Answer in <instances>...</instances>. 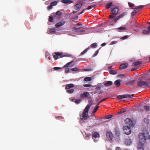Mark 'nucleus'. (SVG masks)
<instances>
[{
	"label": "nucleus",
	"mask_w": 150,
	"mask_h": 150,
	"mask_svg": "<svg viewBox=\"0 0 150 150\" xmlns=\"http://www.w3.org/2000/svg\"><path fill=\"white\" fill-rule=\"evenodd\" d=\"M90 106L88 105L83 110L82 114L80 115V119L81 120H86L87 119L88 110L90 108Z\"/></svg>",
	"instance_id": "f257e3e1"
},
{
	"label": "nucleus",
	"mask_w": 150,
	"mask_h": 150,
	"mask_svg": "<svg viewBox=\"0 0 150 150\" xmlns=\"http://www.w3.org/2000/svg\"><path fill=\"white\" fill-rule=\"evenodd\" d=\"M139 144H145L146 140L147 138L146 137L144 134L142 133H140L139 134Z\"/></svg>",
	"instance_id": "f03ea898"
},
{
	"label": "nucleus",
	"mask_w": 150,
	"mask_h": 150,
	"mask_svg": "<svg viewBox=\"0 0 150 150\" xmlns=\"http://www.w3.org/2000/svg\"><path fill=\"white\" fill-rule=\"evenodd\" d=\"M112 9V14L109 16V18L110 19L114 18L115 16L116 15L118 14L119 9L115 7Z\"/></svg>",
	"instance_id": "7ed1b4c3"
},
{
	"label": "nucleus",
	"mask_w": 150,
	"mask_h": 150,
	"mask_svg": "<svg viewBox=\"0 0 150 150\" xmlns=\"http://www.w3.org/2000/svg\"><path fill=\"white\" fill-rule=\"evenodd\" d=\"M137 83L138 86L141 87H145L149 86V85L146 82L142 81L140 79L138 80Z\"/></svg>",
	"instance_id": "20e7f679"
},
{
	"label": "nucleus",
	"mask_w": 150,
	"mask_h": 150,
	"mask_svg": "<svg viewBox=\"0 0 150 150\" xmlns=\"http://www.w3.org/2000/svg\"><path fill=\"white\" fill-rule=\"evenodd\" d=\"M133 94L129 95L128 94L119 95L117 96V98L119 100L126 98H132L133 96Z\"/></svg>",
	"instance_id": "39448f33"
},
{
	"label": "nucleus",
	"mask_w": 150,
	"mask_h": 150,
	"mask_svg": "<svg viewBox=\"0 0 150 150\" xmlns=\"http://www.w3.org/2000/svg\"><path fill=\"white\" fill-rule=\"evenodd\" d=\"M55 55L53 56V57L55 59H57L58 58H62L64 57V55H62L63 53L62 52H55Z\"/></svg>",
	"instance_id": "423d86ee"
},
{
	"label": "nucleus",
	"mask_w": 150,
	"mask_h": 150,
	"mask_svg": "<svg viewBox=\"0 0 150 150\" xmlns=\"http://www.w3.org/2000/svg\"><path fill=\"white\" fill-rule=\"evenodd\" d=\"M123 130L125 133L127 135L130 134L131 133V130L130 127L128 126H125L123 127Z\"/></svg>",
	"instance_id": "0eeeda50"
},
{
	"label": "nucleus",
	"mask_w": 150,
	"mask_h": 150,
	"mask_svg": "<svg viewBox=\"0 0 150 150\" xmlns=\"http://www.w3.org/2000/svg\"><path fill=\"white\" fill-rule=\"evenodd\" d=\"M126 126L130 127L133 125V123L132 121L129 118H127L125 120Z\"/></svg>",
	"instance_id": "6e6552de"
},
{
	"label": "nucleus",
	"mask_w": 150,
	"mask_h": 150,
	"mask_svg": "<svg viewBox=\"0 0 150 150\" xmlns=\"http://www.w3.org/2000/svg\"><path fill=\"white\" fill-rule=\"evenodd\" d=\"M107 138L110 141H112L113 138V135L112 133L110 132H107L106 134Z\"/></svg>",
	"instance_id": "1a4fd4ad"
},
{
	"label": "nucleus",
	"mask_w": 150,
	"mask_h": 150,
	"mask_svg": "<svg viewBox=\"0 0 150 150\" xmlns=\"http://www.w3.org/2000/svg\"><path fill=\"white\" fill-rule=\"evenodd\" d=\"M100 137L99 134L97 132H94L92 135V139L94 140L95 142H97V140L96 139L97 138H99Z\"/></svg>",
	"instance_id": "9d476101"
},
{
	"label": "nucleus",
	"mask_w": 150,
	"mask_h": 150,
	"mask_svg": "<svg viewBox=\"0 0 150 150\" xmlns=\"http://www.w3.org/2000/svg\"><path fill=\"white\" fill-rule=\"evenodd\" d=\"M82 6V4L81 3H77L74 6V9L79 11L80 10Z\"/></svg>",
	"instance_id": "9b49d317"
},
{
	"label": "nucleus",
	"mask_w": 150,
	"mask_h": 150,
	"mask_svg": "<svg viewBox=\"0 0 150 150\" xmlns=\"http://www.w3.org/2000/svg\"><path fill=\"white\" fill-rule=\"evenodd\" d=\"M128 66V64L127 63H125L121 64L119 68L120 70L126 68Z\"/></svg>",
	"instance_id": "f8f14e48"
},
{
	"label": "nucleus",
	"mask_w": 150,
	"mask_h": 150,
	"mask_svg": "<svg viewBox=\"0 0 150 150\" xmlns=\"http://www.w3.org/2000/svg\"><path fill=\"white\" fill-rule=\"evenodd\" d=\"M89 95V93L88 92H84L83 93L81 94L80 96L81 98H87Z\"/></svg>",
	"instance_id": "ddd939ff"
},
{
	"label": "nucleus",
	"mask_w": 150,
	"mask_h": 150,
	"mask_svg": "<svg viewBox=\"0 0 150 150\" xmlns=\"http://www.w3.org/2000/svg\"><path fill=\"white\" fill-rule=\"evenodd\" d=\"M65 23V22L64 21H62L60 22L57 23L55 26L56 28H59L62 25H63Z\"/></svg>",
	"instance_id": "4468645a"
},
{
	"label": "nucleus",
	"mask_w": 150,
	"mask_h": 150,
	"mask_svg": "<svg viewBox=\"0 0 150 150\" xmlns=\"http://www.w3.org/2000/svg\"><path fill=\"white\" fill-rule=\"evenodd\" d=\"M150 27V25L147 28V30H143L142 32V34L144 35H148L150 33V29L149 28Z\"/></svg>",
	"instance_id": "2eb2a0df"
},
{
	"label": "nucleus",
	"mask_w": 150,
	"mask_h": 150,
	"mask_svg": "<svg viewBox=\"0 0 150 150\" xmlns=\"http://www.w3.org/2000/svg\"><path fill=\"white\" fill-rule=\"evenodd\" d=\"M61 2L64 4H70L72 3L73 1L71 0H62Z\"/></svg>",
	"instance_id": "dca6fc26"
},
{
	"label": "nucleus",
	"mask_w": 150,
	"mask_h": 150,
	"mask_svg": "<svg viewBox=\"0 0 150 150\" xmlns=\"http://www.w3.org/2000/svg\"><path fill=\"white\" fill-rule=\"evenodd\" d=\"M74 84L72 83L69 84H67L66 85L65 87V89H69L70 88L74 87Z\"/></svg>",
	"instance_id": "f3484780"
},
{
	"label": "nucleus",
	"mask_w": 150,
	"mask_h": 150,
	"mask_svg": "<svg viewBox=\"0 0 150 150\" xmlns=\"http://www.w3.org/2000/svg\"><path fill=\"white\" fill-rule=\"evenodd\" d=\"M145 144H139L138 150H144V146Z\"/></svg>",
	"instance_id": "a211bd4d"
},
{
	"label": "nucleus",
	"mask_w": 150,
	"mask_h": 150,
	"mask_svg": "<svg viewBox=\"0 0 150 150\" xmlns=\"http://www.w3.org/2000/svg\"><path fill=\"white\" fill-rule=\"evenodd\" d=\"M121 81L120 80H117L115 82L114 84L117 87H118L120 85Z\"/></svg>",
	"instance_id": "6ab92c4d"
},
{
	"label": "nucleus",
	"mask_w": 150,
	"mask_h": 150,
	"mask_svg": "<svg viewBox=\"0 0 150 150\" xmlns=\"http://www.w3.org/2000/svg\"><path fill=\"white\" fill-rule=\"evenodd\" d=\"M141 64V62L140 61H137L134 62L132 64V66L133 67H135Z\"/></svg>",
	"instance_id": "aec40b11"
},
{
	"label": "nucleus",
	"mask_w": 150,
	"mask_h": 150,
	"mask_svg": "<svg viewBox=\"0 0 150 150\" xmlns=\"http://www.w3.org/2000/svg\"><path fill=\"white\" fill-rule=\"evenodd\" d=\"M132 25L135 27L137 28L139 26V25L136 23V22L135 21H133L132 22Z\"/></svg>",
	"instance_id": "412c9836"
},
{
	"label": "nucleus",
	"mask_w": 150,
	"mask_h": 150,
	"mask_svg": "<svg viewBox=\"0 0 150 150\" xmlns=\"http://www.w3.org/2000/svg\"><path fill=\"white\" fill-rule=\"evenodd\" d=\"M112 84V82L110 81H108L107 82L104 84V85L105 86H111Z\"/></svg>",
	"instance_id": "4be33fe9"
},
{
	"label": "nucleus",
	"mask_w": 150,
	"mask_h": 150,
	"mask_svg": "<svg viewBox=\"0 0 150 150\" xmlns=\"http://www.w3.org/2000/svg\"><path fill=\"white\" fill-rule=\"evenodd\" d=\"M117 29L120 30H127V28L125 26L120 27L117 28Z\"/></svg>",
	"instance_id": "5701e85b"
},
{
	"label": "nucleus",
	"mask_w": 150,
	"mask_h": 150,
	"mask_svg": "<svg viewBox=\"0 0 150 150\" xmlns=\"http://www.w3.org/2000/svg\"><path fill=\"white\" fill-rule=\"evenodd\" d=\"M95 6V5H92V6H89L88 7L85 9L90 10L92 8H94Z\"/></svg>",
	"instance_id": "b1692460"
},
{
	"label": "nucleus",
	"mask_w": 150,
	"mask_h": 150,
	"mask_svg": "<svg viewBox=\"0 0 150 150\" xmlns=\"http://www.w3.org/2000/svg\"><path fill=\"white\" fill-rule=\"evenodd\" d=\"M112 4V2H110L109 4H107L106 6V8L107 9L109 8L111 6Z\"/></svg>",
	"instance_id": "393cba45"
},
{
	"label": "nucleus",
	"mask_w": 150,
	"mask_h": 150,
	"mask_svg": "<svg viewBox=\"0 0 150 150\" xmlns=\"http://www.w3.org/2000/svg\"><path fill=\"white\" fill-rule=\"evenodd\" d=\"M143 7V6L142 5L139 6H137L136 8H134L135 10H140L142 9Z\"/></svg>",
	"instance_id": "a878e982"
},
{
	"label": "nucleus",
	"mask_w": 150,
	"mask_h": 150,
	"mask_svg": "<svg viewBox=\"0 0 150 150\" xmlns=\"http://www.w3.org/2000/svg\"><path fill=\"white\" fill-rule=\"evenodd\" d=\"M109 73L110 74L114 75L117 74V71L115 70H111L110 71Z\"/></svg>",
	"instance_id": "bb28decb"
},
{
	"label": "nucleus",
	"mask_w": 150,
	"mask_h": 150,
	"mask_svg": "<svg viewBox=\"0 0 150 150\" xmlns=\"http://www.w3.org/2000/svg\"><path fill=\"white\" fill-rule=\"evenodd\" d=\"M91 80V77H86L84 79V80L86 81H90Z\"/></svg>",
	"instance_id": "cd10ccee"
},
{
	"label": "nucleus",
	"mask_w": 150,
	"mask_h": 150,
	"mask_svg": "<svg viewBox=\"0 0 150 150\" xmlns=\"http://www.w3.org/2000/svg\"><path fill=\"white\" fill-rule=\"evenodd\" d=\"M144 121L145 123L147 124L149 122V120L147 117H146L144 118Z\"/></svg>",
	"instance_id": "c85d7f7f"
},
{
	"label": "nucleus",
	"mask_w": 150,
	"mask_h": 150,
	"mask_svg": "<svg viewBox=\"0 0 150 150\" xmlns=\"http://www.w3.org/2000/svg\"><path fill=\"white\" fill-rule=\"evenodd\" d=\"M89 49V47H88V48H86V50H84L83 51L81 52V55H83V54L86 53Z\"/></svg>",
	"instance_id": "c756f323"
},
{
	"label": "nucleus",
	"mask_w": 150,
	"mask_h": 150,
	"mask_svg": "<svg viewBox=\"0 0 150 150\" xmlns=\"http://www.w3.org/2000/svg\"><path fill=\"white\" fill-rule=\"evenodd\" d=\"M144 108L145 110L148 111L149 110L150 107L149 106L145 105L144 106Z\"/></svg>",
	"instance_id": "7c9ffc66"
},
{
	"label": "nucleus",
	"mask_w": 150,
	"mask_h": 150,
	"mask_svg": "<svg viewBox=\"0 0 150 150\" xmlns=\"http://www.w3.org/2000/svg\"><path fill=\"white\" fill-rule=\"evenodd\" d=\"M97 43H94L92 44L91 46V47L93 48H96L97 47Z\"/></svg>",
	"instance_id": "2f4dec72"
},
{
	"label": "nucleus",
	"mask_w": 150,
	"mask_h": 150,
	"mask_svg": "<svg viewBox=\"0 0 150 150\" xmlns=\"http://www.w3.org/2000/svg\"><path fill=\"white\" fill-rule=\"evenodd\" d=\"M74 89H72L69 90H68L67 91V92L68 93H71L74 92Z\"/></svg>",
	"instance_id": "473e14b6"
},
{
	"label": "nucleus",
	"mask_w": 150,
	"mask_h": 150,
	"mask_svg": "<svg viewBox=\"0 0 150 150\" xmlns=\"http://www.w3.org/2000/svg\"><path fill=\"white\" fill-rule=\"evenodd\" d=\"M73 62V61L72 60L71 61L67 63L66 65L64 66V67H66L69 66V65L72 63Z\"/></svg>",
	"instance_id": "72a5a7b5"
},
{
	"label": "nucleus",
	"mask_w": 150,
	"mask_h": 150,
	"mask_svg": "<svg viewBox=\"0 0 150 150\" xmlns=\"http://www.w3.org/2000/svg\"><path fill=\"white\" fill-rule=\"evenodd\" d=\"M71 71H78L79 70V69H78L76 67H75V68H72V69H71Z\"/></svg>",
	"instance_id": "f704fd0d"
},
{
	"label": "nucleus",
	"mask_w": 150,
	"mask_h": 150,
	"mask_svg": "<svg viewBox=\"0 0 150 150\" xmlns=\"http://www.w3.org/2000/svg\"><path fill=\"white\" fill-rule=\"evenodd\" d=\"M49 21L50 22H53L54 20H53V18L52 16H50L49 18Z\"/></svg>",
	"instance_id": "c9c22d12"
},
{
	"label": "nucleus",
	"mask_w": 150,
	"mask_h": 150,
	"mask_svg": "<svg viewBox=\"0 0 150 150\" xmlns=\"http://www.w3.org/2000/svg\"><path fill=\"white\" fill-rule=\"evenodd\" d=\"M135 10L134 11H133V12H132L131 14V16H134L136 13L138 11H137V10Z\"/></svg>",
	"instance_id": "e433bc0d"
},
{
	"label": "nucleus",
	"mask_w": 150,
	"mask_h": 150,
	"mask_svg": "<svg viewBox=\"0 0 150 150\" xmlns=\"http://www.w3.org/2000/svg\"><path fill=\"white\" fill-rule=\"evenodd\" d=\"M57 2L56 1H53L51 3V5H52V6H56L57 5Z\"/></svg>",
	"instance_id": "4c0bfd02"
},
{
	"label": "nucleus",
	"mask_w": 150,
	"mask_h": 150,
	"mask_svg": "<svg viewBox=\"0 0 150 150\" xmlns=\"http://www.w3.org/2000/svg\"><path fill=\"white\" fill-rule=\"evenodd\" d=\"M81 101V100L80 99H77L75 100V102L76 103L79 104L80 103Z\"/></svg>",
	"instance_id": "58836bf2"
},
{
	"label": "nucleus",
	"mask_w": 150,
	"mask_h": 150,
	"mask_svg": "<svg viewBox=\"0 0 150 150\" xmlns=\"http://www.w3.org/2000/svg\"><path fill=\"white\" fill-rule=\"evenodd\" d=\"M99 50H97L96 51L95 53L93 55L92 57H95L96 56L98 53Z\"/></svg>",
	"instance_id": "ea45409f"
},
{
	"label": "nucleus",
	"mask_w": 150,
	"mask_h": 150,
	"mask_svg": "<svg viewBox=\"0 0 150 150\" xmlns=\"http://www.w3.org/2000/svg\"><path fill=\"white\" fill-rule=\"evenodd\" d=\"M112 116V115H108L105 116V118L107 119H109L111 118Z\"/></svg>",
	"instance_id": "a19ab883"
},
{
	"label": "nucleus",
	"mask_w": 150,
	"mask_h": 150,
	"mask_svg": "<svg viewBox=\"0 0 150 150\" xmlns=\"http://www.w3.org/2000/svg\"><path fill=\"white\" fill-rule=\"evenodd\" d=\"M62 12L60 11H57L56 13V15L60 16L61 15Z\"/></svg>",
	"instance_id": "79ce46f5"
},
{
	"label": "nucleus",
	"mask_w": 150,
	"mask_h": 150,
	"mask_svg": "<svg viewBox=\"0 0 150 150\" xmlns=\"http://www.w3.org/2000/svg\"><path fill=\"white\" fill-rule=\"evenodd\" d=\"M98 108L97 107H96H96H95V108H94V110L92 111V112L93 113H94L95 112L97 111V110H98Z\"/></svg>",
	"instance_id": "37998d69"
},
{
	"label": "nucleus",
	"mask_w": 150,
	"mask_h": 150,
	"mask_svg": "<svg viewBox=\"0 0 150 150\" xmlns=\"http://www.w3.org/2000/svg\"><path fill=\"white\" fill-rule=\"evenodd\" d=\"M82 27H80L79 28H79V29L78 30L77 32H82L84 31V30H82L81 28H82Z\"/></svg>",
	"instance_id": "c03bdc74"
},
{
	"label": "nucleus",
	"mask_w": 150,
	"mask_h": 150,
	"mask_svg": "<svg viewBox=\"0 0 150 150\" xmlns=\"http://www.w3.org/2000/svg\"><path fill=\"white\" fill-rule=\"evenodd\" d=\"M126 112V110H122L118 112V114H120V113L125 112Z\"/></svg>",
	"instance_id": "a18cd8bd"
},
{
	"label": "nucleus",
	"mask_w": 150,
	"mask_h": 150,
	"mask_svg": "<svg viewBox=\"0 0 150 150\" xmlns=\"http://www.w3.org/2000/svg\"><path fill=\"white\" fill-rule=\"evenodd\" d=\"M101 88V86H97L95 88V89L97 91L99 90Z\"/></svg>",
	"instance_id": "49530a36"
},
{
	"label": "nucleus",
	"mask_w": 150,
	"mask_h": 150,
	"mask_svg": "<svg viewBox=\"0 0 150 150\" xmlns=\"http://www.w3.org/2000/svg\"><path fill=\"white\" fill-rule=\"evenodd\" d=\"M129 6L130 7H132L134 6V4L130 2H129L128 3Z\"/></svg>",
	"instance_id": "de8ad7c7"
},
{
	"label": "nucleus",
	"mask_w": 150,
	"mask_h": 150,
	"mask_svg": "<svg viewBox=\"0 0 150 150\" xmlns=\"http://www.w3.org/2000/svg\"><path fill=\"white\" fill-rule=\"evenodd\" d=\"M128 37L129 36H128L127 35H125L124 36L122 37L121 38V39L122 40H125L128 38Z\"/></svg>",
	"instance_id": "09e8293b"
},
{
	"label": "nucleus",
	"mask_w": 150,
	"mask_h": 150,
	"mask_svg": "<svg viewBox=\"0 0 150 150\" xmlns=\"http://www.w3.org/2000/svg\"><path fill=\"white\" fill-rule=\"evenodd\" d=\"M126 14L125 13H123L120 15L119 16L120 17V18H121L122 17L124 16Z\"/></svg>",
	"instance_id": "8fccbe9b"
},
{
	"label": "nucleus",
	"mask_w": 150,
	"mask_h": 150,
	"mask_svg": "<svg viewBox=\"0 0 150 150\" xmlns=\"http://www.w3.org/2000/svg\"><path fill=\"white\" fill-rule=\"evenodd\" d=\"M91 84H84L83 85V86L86 87H88L90 86H91Z\"/></svg>",
	"instance_id": "3c124183"
},
{
	"label": "nucleus",
	"mask_w": 150,
	"mask_h": 150,
	"mask_svg": "<svg viewBox=\"0 0 150 150\" xmlns=\"http://www.w3.org/2000/svg\"><path fill=\"white\" fill-rule=\"evenodd\" d=\"M65 72L68 73L69 71V68H66L65 69Z\"/></svg>",
	"instance_id": "603ef678"
},
{
	"label": "nucleus",
	"mask_w": 150,
	"mask_h": 150,
	"mask_svg": "<svg viewBox=\"0 0 150 150\" xmlns=\"http://www.w3.org/2000/svg\"><path fill=\"white\" fill-rule=\"evenodd\" d=\"M120 18V17H119V16H117V17L114 19V21L115 22H116L117 21V20H119Z\"/></svg>",
	"instance_id": "864d4df0"
},
{
	"label": "nucleus",
	"mask_w": 150,
	"mask_h": 150,
	"mask_svg": "<svg viewBox=\"0 0 150 150\" xmlns=\"http://www.w3.org/2000/svg\"><path fill=\"white\" fill-rule=\"evenodd\" d=\"M116 43V41H112L110 43V45H112L115 44Z\"/></svg>",
	"instance_id": "5fc2aeb1"
},
{
	"label": "nucleus",
	"mask_w": 150,
	"mask_h": 150,
	"mask_svg": "<svg viewBox=\"0 0 150 150\" xmlns=\"http://www.w3.org/2000/svg\"><path fill=\"white\" fill-rule=\"evenodd\" d=\"M52 6H53L51 5V4H50V5L48 6V9L49 10L51 9L52 8Z\"/></svg>",
	"instance_id": "6e6d98bb"
},
{
	"label": "nucleus",
	"mask_w": 150,
	"mask_h": 150,
	"mask_svg": "<svg viewBox=\"0 0 150 150\" xmlns=\"http://www.w3.org/2000/svg\"><path fill=\"white\" fill-rule=\"evenodd\" d=\"M61 69H62L61 68L59 67H54V70H56Z\"/></svg>",
	"instance_id": "4d7b16f0"
},
{
	"label": "nucleus",
	"mask_w": 150,
	"mask_h": 150,
	"mask_svg": "<svg viewBox=\"0 0 150 150\" xmlns=\"http://www.w3.org/2000/svg\"><path fill=\"white\" fill-rule=\"evenodd\" d=\"M107 98H105L104 99H103L102 100H100V101H99V103H101L103 101H104L105 100H106L107 99Z\"/></svg>",
	"instance_id": "13d9d810"
},
{
	"label": "nucleus",
	"mask_w": 150,
	"mask_h": 150,
	"mask_svg": "<svg viewBox=\"0 0 150 150\" xmlns=\"http://www.w3.org/2000/svg\"><path fill=\"white\" fill-rule=\"evenodd\" d=\"M73 29L74 30H76V32H77V31L79 29V28H76V27H74L73 28Z\"/></svg>",
	"instance_id": "bf43d9fd"
},
{
	"label": "nucleus",
	"mask_w": 150,
	"mask_h": 150,
	"mask_svg": "<svg viewBox=\"0 0 150 150\" xmlns=\"http://www.w3.org/2000/svg\"><path fill=\"white\" fill-rule=\"evenodd\" d=\"M78 11H77V10H76V11H73V13L74 14L77 13Z\"/></svg>",
	"instance_id": "052dcab7"
},
{
	"label": "nucleus",
	"mask_w": 150,
	"mask_h": 150,
	"mask_svg": "<svg viewBox=\"0 0 150 150\" xmlns=\"http://www.w3.org/2000/svg\"><path fill=\"white\" fill-rule=\"evenodd\" d=\"M127 141L128 142H129V144H128V145H130V144H131V140H127Z\"/></svg>",
	"instance_id": "680f3d73"
},
{
	"label": "nucleus",
	"mask_w": 150,
	"mask_h": 150,
	"mask_svg": "<svg viewBox=\"0 0 150 150\" xmlns=\"http://www.w3.org/2000/svg\"><path fill=\"white\" fill-rule=\"evenodd\" d=\"M106 45V43H102L101 45L102 46H105Z\"/></svg>",
	"instance_id": "e2e57ef3"
},
{
	"label": "nucleus",
	"mask_w": 150,
	"mask_h": 150,
	"mask_svg": "<svg viewBox=\"0 0 150 150\" xmlns=\"http://www.w3.org/2000/svg\"><path fill=\"white\" fill-rule=\"evenodd\" d=\"M85 10V9L83 10V11L81 12H80V13H79V14H81L82 13H83L84 12Z\"/></svg>",
	"instance_id": "0e129e2a"
},
{
	"label": "nucleus",
	"mask_w": 150,
	"mask_h": 150,
	"mask_svg": "<svg viewBox=\"0 0 150 150\" xmlns=\"http://www.w3.org/2000/svg\"><path fill=\"white\" fill-rule=\"evenodd\" d=\"M100 103H99V102H98V103H97V105H96V107H97L98 108H99V104H100Z\"/></svg>",
	"instance_id": "69168bd1"
},
{
	"label": "nucleus",
	"mask_w": 150,
	"mask_h": 150,
	"mask_svg": "<svg viewBox=\"0 0 150 150\" xmlns=\"http://www.w3.org/2000/svg\"><path fill=\"white\" fill-rule=\"evenodd\" d=\"M147 81L148 83H150V78L147 79Z\"/></svg>",
	"instance_id": "338daca9"
},
{
	"label": "nucleus",
	"mask_w": 150,
	"mask_h": 150,
	"mask_svg": "<svg viewBox=\"0 0 150 150\" xmlns=\"http://www.w3.org/2000/svg\"><path fill=\"white\" fill-rule=\"evenodd\" d=\"M57 118H58L59 119H62L63 117L62 116H58L57 117H56Z\"/></svg>",
	"instance_id": "774afa93"
}]
</instances>
